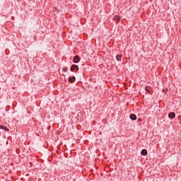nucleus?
Masks as SVG:
<instances>
[{
	"label": "nucleus",
	"mask_w": 181,
	"mask_h": 181,
	"mask_svg": "<svg viewBox=\"0 0 181 181\" xmlns=\"http://www.w3.org/2000/svg\"><path fill=\"white\" fill-rule=\"evenodd\" d=\"M73 62L74 63H78V62H80V57H78V55H76L74 57Z\"/></svg>",
	"instance_id": "obj_1"
},
{
	"label": "nucleus",
	"mask_w": 181,
	"mask_h": 181,
	"mask_svg": "<svg viewBox=\"0 0 181 181\" xmlns=\"http://www.w3.org/2000/svg\"><path fill=\"white\" fill-rule=\"evenodd\" d=\"M74 70H78V66H77L76 64H73L71 66V71H74Z\"/></svg>",
	"instance_id": "obj_2"
},
{
	"label": "nucleus",
	"mask_w": 181,
	"mask_h": 181,
	"mask_svg": "<svg viewBox=\"0 0 181 181\" xmlns=\"http://www.w3.org/2000/svg\"><path fill=\"white\" fill-rule=\"evenodd\" d=\"M129 118L130 119H132L133 121H135V119H136V115L134 114H131L129 115Z\"/></svg>",
	"instance_id": "obj_3"
},
{
	"label": "nucleus",
	"mask_w": 181,
	"mask_h": 181,
	"mask_svg": "<svg viewBox=\"0 0 181 181\" xmlns=\"http://www.w3.org/2000/svg\"><path fill=\"white\" fill-rule=\"evenodd\" d=\"M141 155H143V156L148 155V151H146V149H143L141 152Z\"/></svg>",
	"instance_id": "obj_4"
},
{
	"label": "nucleus",
	"mask_w": 181,
	"mask_h": 181,
	"mask_svg": "<svg viewBox=\"0 0 181 181\" xmlns=\"http://www.w3.org/2000/svg\"><path fill=\"white\" fill-rule=\"evenodd\" d=\"M74 81H76V77L75 76H74V77H69V83H74Z\"/></svg>",
	"instance_id": "obj_5"
},
{
	"label": "nucleus",
	"mask_w": 181,
	"mask_h": 181,
	"mask_svg": "<svg viewBox=\"0 0 181 181\" xmlns=\"http://www.w3.org/2000/svg\"><path fill=\"white\" fill-rule=\"evenodd\" d=\"M122 58V54H118L116 56V59L117 62H121V59Z\"/></svg>",
	"instance_id": "obj_6"
},
{
	"label": "nucleus",
	"mask_w": 181,
	"mask_h": 181,
	"mask_svg": "<svg viewBox=\"0 0 181 181\" xmlns=\"http://www.w3.org/2000/svg\"><path fill=\"white\" fill-rule=\"evenodd\" d=\"M169 118H175V117H176V115L175 114V112H170L168 115Z\"/></svg>",
	"instance_id": "obj_7"
},
{
	"label": "nucleus",
	"mask_w": 181,
	"mask_h": 181,
	"mask_svg": "<svg viewBox=\"0 0 181 181\" xmlns=\"http://www.w3.org/2000/svg\"><path fill=\"white\" fill-rule=\"evenodd\" d=\"M0 129H4V131H9V129L5 126L0 125Z\"/></svg>",
	"instance_id": "obj_8"
},
{
	"label": "nucleus",
	"mask_w": 181,
	"mask_h": 181,
	"mask_svg": "<svg viewBox=\"0 0 181 181\" xmlns=\"http://www.w3.org/2000/svg\"><path fill=\"white\" fill-rule=\"evenodd\" d=\"M115 19H117V22H119V21H121V17H119V16H116V17L115 18Z\"/></svg>",
	"instance_id": "obj_9"
},
{
	"label": "nucleus",
	"mask_w": 181,
	"mask_h": 181,
	"mask_svg": "<svg viewBox=\"0 0 181 181\" xmlns=\"http://www.w3.org/2000/svg\"><path fill=\"white\" fill-rule=\"evenodd\" d=\"M63 70H64V71H67V70H69V69L64 68Z\"/></svg>",
	"instance_id": "obj_10"
}]
</instances>
